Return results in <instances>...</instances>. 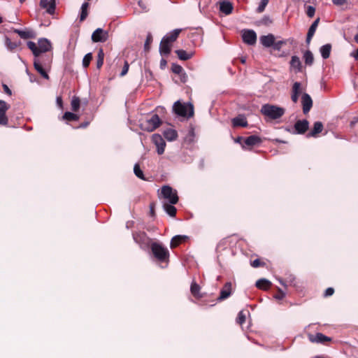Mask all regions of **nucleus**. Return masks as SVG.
<instances>
[{
    "label": "nucleus",
    "mask_w": 358,
    "mask_h": 358,
    "mask_svg": "<svg viewBox=\"0 0 358 358\" xmlns=\"http://www.w3.org/2000/svg\"><path fill=\"white\" fill-rule=\"evenodd\" d=\"M285 109L275 105L264 104L262 106L261 113L271 120H276L285 114Z\"/></svg>",
    "instance_id": "nucleus-1"
},
{
    "label": "nucleus",
    "mask_w": 358,
    "mask_h": 358,
    "mask_svg": "<svg viewBox=\"0 0 358 358\" xmlns=\"http://www.w3.org/2000/svg\"><path fill=\"white\" fill-rule=\"evenodd\" d=\"M174 113L181 117H191L194 115V107L191 103H182L177 101L173 106Z\"/></svg>",
    "instance_id": "nucleus-2"
},
{
    "label": "nucleus",
    "mask_w": 358,
    "mask_h": 358,
    "mask_svg": "<svg viewBox=\"0 0 358 358\" xmlns=\"http://www.w3.org/2000/svg\"><path fill=\"white\" fill-rule=\"evenodd\" d=\"M151 250L155 257L160 262H165L169 257V250L159 243H152Z\"/></svg>",
    "instance_id": "nucleus-3"
},
{
    "label": "nucleus",
    "mask_w": 358,
    "mask_h": 358,
    "mask_svg": "<svg viewBox=\"0 0 358 358\" xmlns=\"http://www.w3.org/2000/svg\"><path fill=\"white\" fill-rule=\"evenodd\" d=\"M161 120L158 115H152L150 118L147 119L145 122L141 124V127L143 130L151 132L159 127Z\"/></svg>",
    "instance_id": "nucleus-4"
},
{
    "label": "nucleus",
    "mask_w": 358,
    "mask_h": 358,
    "mask_svg": "<svg viewBox=\"0 0 358 358\" xmlns=\"http://www.w3.org/2000/svg\"><path fill=\"white\" fill-rule=\"evenodd\" d=\"M161 194L171 204H176L178 201L177 191L169 185H164L162 187Z\"/></svg>",
    "instance_id": "nucleus-5"
},
{
    "label": "nucleus",
    "mask_w": 358,
    "mask_h": 358,
    "mask_svg": "<svg viewBox=\"0 0 358 358\" xmlns=\"http://www.w3.org/2000/svg\"><path fill=\"white\" fill-rule=\"evenodd\" d=\"M133 238L134 241L139 245L141 248L146 250L150 244H152L151 239L143 231H139L133 234Z\"/></svg>",
    "instance_id": "nucleus-6"
},
{
    "label": "nucleus",
    "mask_w": 358,
    "mask_h": 358,
    "mask_svg": "<svg viewBox=\"0 0 358 358\" xmlns=\"http://www.w3.org/2000/svg\"><path fill=\"white\" fill-rule=\"evenodd\" d=\"M152 141L157 148V152L161 155L164 152L166 142L160 134H154L152 136Z\"/></svg>",
    "instance_id": "nucleus-7"
},
{
    "label": "nucleus",
    "mask_w": 358,
    "mask_h": 358,
    "mask_svg": "<svg viewBox=\"0 0 358 358\" xmlns=\"http://www.w3.org/2000/svg\"><path fill=\"white\" fill-rule=\"evenodd\" d=\"M242 38L245 43L253 45L257 42V34L252 29H243L242 31Z\"/></svg>",
    "instance_id": "nucleus-8"
},
{
    "label": "nucleus",
    "mask_w": 358,
    "mask_h": 358,
    "mask_svg": "<svg viewBox=\"0 0 358 358\" xmlns=\"http://www.w3.org/2000/svg\"><path fill=\"white\" fill-rule=\"evenodd\" d=\"M108 38V32L101 28H97L92 34V40L94 43H103Z\"/></svg>",
    "instance_id": "nucleus-9"
},
{
    "label": "nucleus",
    "mask_w": 358,
    "mask_h": 358,
    "mask_svg": "<svg viewBox=\"0 0 358 358\" xmlns=\"http://www.w3.org/2000/svg\"><path fill=\"white\" fill-rule=\"evenodd\" d=\"M262 143L260 137L256 135H252L244 139L243 144L242 145L243 149H247L246 147L250 148L259 145Z\"/></svg>",
    "instance_id": "nucleus-10"
},
{
    "label": "nucleus",
    "mask_w": 358,
    "mask_h": 358,
    "mask_svg": "<svg viewBox=\"0 0 358 358\" xmlns=\"http://www.w3.org/2000/svg\"><path fill=\"white\" fill-rule=\"evenodd\" d=\"M301 103L303 107V112L304 114L308 113L312 106H313V100L310 96L307 93H303L301 96Z\"/></svg>",
    "instance_id": "nucleus-11"
},
{
    "label": "nucleus",
    "mask_w": 358,
    "mask_h": 358,
    "mask_svg": "<svg viewBox=\"0 0 358 358\" xmlns=\"http://www.w3.org/2000/svg\"><path fill=\"white\" fill-rule=\"evenodd\" d=\"M309 122L306 120H298L294 124L295 134H303L308 129Z\"/></svg>",
    "instance_id": "nucleus-12"
},
{
    "label": "nucleus",
    "mask_w": 358,
    "mask_h": 358,
    "mask_svg": "<svg viewBox=\"0 0 358 358\" xmlns=\"http://www.w3.org/2000/svg\"><path fill=\"white\" fill-rule=\"evenodd\" d=\"M38 56L43 52L50 51L52 48L51 43L49 40L45 38H40L38 41Z\"/></svg>",
    "instance_id": "nucleus-13"
},
{
    "label": "nucleus",
    "mask_w": 358,
    "mask_h": 358,
    "mask_svg": "<svg viewBox=\"0 0 358 358\" xmlns=\"http://www.w3.org/2000/svg\"><path fill=\"white\" fill-rule=\"evenodd\" d=\"M40 6L45 8L48 13L52 15L55 10V0H41Z\"/></svg>",
    "instance_id": "nucleus-14"
},
{
    "label": "nucleus",
    "mask_w": 358,
    "mask_h": 358,
    "mask_svg": "<svg viewBox=\"0 0 358 358\" xmlns=\"http://www.w3.org/2000/svg\"><path fill=\"white\" fill-rule=\"evenodd\" d=\"M14 32L17 34L20 38L23 39L34 38L36 37V32L30 29H26L24 30L15 29H14Z\"/></svg>",
    "instance_id": "nucleus-15"
},
{
    "label": "nucleus",
    "mask_w": 358,
    "mask_h": 358,
    "mask_svg": "<svg viewBox=\"0 0 358 358\" xmlns=\"http://www.w3.org/2000/svg\"><path fill=\"white\" fill-rule=\"evenodd\" d=\"M233 9V4L229 1L224 0L220 2V10L226 15L231 14Z\"/></svg>",
    "instance_id": "nucleus-16"
},
{
    "label": "nucleus",
    "mask_w": 358,
    "mask_h": 358,
    "mask_svg": "<svg viewBox=\"0 0 358 358\" xmlns=\"http://www.w3.org/2000/svg\"><path fill=\"white\" fill-rule=\"evenodd\" d=\"M231 294V282H227L224 285V287L220 291V296L218 297V301H222L227 299Z\"/></svg>",
    "instance_id": "nucleus-17"
},
{
    "label": "nucleus",
    "mask_w": 358,
    "mask_h": 358,
    "mask_svg": "<svg viewBox=\"0 0 358 358\" xmlns=\"http://www.w3.org/2000/svg\"><path fill=\"white\" fill-rule=\"evenodd\" d=\"M319 22L320 18L318 17L312 23V24L309 27L306 39V42L308 45L310 44V41L315 33Z\"/></svg>",
    "instance_id": "nucleus-18"
},
{
    "label": "nucleus",
    "mask_w": 358,
    "mask_h": 358,
    "mask_svg": "<svg viewBox=\"0 0 358 358\" xmlns=\"http://www.w3.org/2000/svg\"><path fill=\"white\" fill-rule=\"evenodd\" d=\"M180 31H181L180 29H176L173 30L172 31L168 33L166 36H164L162 38V40H164V42L166 41L167 43L170 44L172 42H174L177 39Z\"/></svg>",
    "instance_id": "nucleus-19"
},
{
    "label": "nucleus",
    "mask_w": 358,
    "mask_h": 358,
    "mask_svg": "<svg viewBox=\"0 0 358 358\" xmlns=\"http://www.w3.org/2000/svg\"><path fill=\"white\" fill-rule=\"evenodd\" d=\"M310 341L313 343H324L327 341H330L331 338L326 336L322 333H317L315 335H310Z\"/></svg>",
    "instance_id": "nucleus-20"
},
{
    "label": "nucleus",
    "mask_w": 358,
    "mask_h": 358,
    "mask_svg": "<svg viewBox=\"0 0 358 358\" xmlns=\"http://www.w3.org/2000/svg\"><path fill=\"white\" fill-rule=\"evenodd\" d=\"M274 41H275V37L271 34H268L266 36H262L260 37L261 43L266 48L273 46V43H274Z\"/></svg>",
    "instance_id": "nucleus-21"
},
{
    "label": "nucleus",
    "mask_w": 358,
    "mask_h": 358,
    "mask_svg": "<svg viewBox=\"0 0 358 358\" xmlns=\"http://www.w3.org/2000/svg\"><path fill=\"white\" fill-rule=\"evenodd\" d=\"M34 69L41 75L43 78L45 79H49V76L43 68L42 64L40 62L39 59L36 58L34 61Z\"/></svg>",
    "instance_id": "nucleus-22"
},
{
    "label": "nucleus",
    "mask_w": 358,
    "mask_h": 358,
    "mask_svg": "<svg viewBox=\"0 0 358 358\" xmlns=\"http://www.w3.org/2000/svg\"><path fill=\"white\" fill-rule=\"evenodd\" d=\"M290 66L293 68L296 73L301 72L302 65L301 60L297 56H292L290 61Z\"/></svg>",
    "instance_id": "nucleus-23"
},
{
    "label": "nucleus",
    "mask_w": 358,
    "mask_h": 358,
    "mask_svg": "<svg viewBox=\"0 0 358 358\" xmlns=\"http://www.w3.org/2000/svg\"><path fill=\"white\" fill-rule=\"evenodd\" d=\"M323 129V124L321 122H315L311 131L308 134V137H315L318 134L322 132Z\"/></svg>",
    "instance_id": "nucleus-24"
},
{
    "label": "nucleus",
    "mask_w": 358,
    "mask_h": 358,
    "mask_svg": "<svg viewBox=\"0 0 358 358\" xmlns=\"http://www.w3.org/2000/svg\"><path fill=\"white\" fill-rule=\"evenodd\" d=\"M163 135L169 141H175L178 138V133L175 129H167L164 131Z\"/></svg>",
    "instance_id": "nucleus-25"
},
{
    "label": "nucleus",
    "mask_w": 358,
    "mask_h": 358,
    "mask_svg": "<svg viewBox=\"0 0 358 358\" xmlns=\"http://www.w3.org/2000/svg\"><path fill=\"white\" fill-rule=\"evenodd\" d=\"M176 53L178 55V58L182 61H187L191 59L194 55L192 52H187L184 50H176Z\"/></svg>",
    "instance_id": "nucleus-26"
},
{
    "label": "nucleus",
    "mask_w": 358,
    "mask_h": 358,
    "mask_svg": "<svg viewBox=\"0 0 358 358\" xmlns=\"http://www.w3.org/2000/svg\"><path fill=\"white\" fill-rule=\"evenodd\" d=\"M159 52L162 55L167 56L171 52V45L162 39L159 45Z\"/></svg>",
    "instance_id": "nucleus-27"
},
{
    "label": "nucleus",
    "mask_w": 358,
    "mask_h": 358,
    "mask_svg": "<svg viewBox=\"0 0 358 358\" xmlns=\"http://www.w3.org/2000/svg\"><path fill=\"white\" fill-rule=\"evenodd\" d=\"M232 123L234 127H246L248 125V122L243 115L234 117L232 120Z\"/></svg>",
    "instance_id": "nucleus-28"
},
{
    "label": "nucleus",
    "mask_w": 358,
    "mask_h": 358,
    "mask_svg": "<svg viewBox=\"0 0 358 358\" xmlns=\"http://www.w3.org/2000/svg\"><path fill=\"white\" fill-rule=\"evenodd\" d=\"M331 50V44L327 43V44L322 45L320 49V52L321 53L322 58L324 59H328L330 56Z\"/></svg>",
    "instance_id": "nucleus-29"
},
{
    "label": "nucleus",
    "mask_w": 358,
    "mask_h": 358,
    "mask_svg": "<svg viewBox=\"0 0 358 358\" xmlns=\"http://www.w3.org/2000/svg\"><path fill=\"white\" fill-rule=\"evenodd\" d=\"M271 285V282L265 278H261L256 282L257 287L262 289H267Z\"/></svg>",
    "instance_id": "nucleus-30"
},
{
    "label": "nucleus",
    "mask_w": 358,
    "mask_h": 358,
    "mask_svg": "<svg viewBox=\"0 0 358 358\" xmlns=\"http://www.w3.org/2000/svg\"><path fill=\"white\" fill-rule=\"evenodd\" d=\"M174 204L164 203L163 208L165 212L171 217H175L176 214V208L173 206Z\"/></svg>",
    "instance_id": "nucleus-31"
},
{
    "label": "nucleus",
    "mask_w": 358,
    "mask_h": 358,
    "mask_svg": "<svg viewBox=\"0 0 358 358\" xmlns=\"http://www.w3.org/2000/svg\"><path fill=\"white\" fill-rule=\"evenodd\" d=\"M187 238L185 236L177 235L172 238L171 241V247L175 248L178 246L181 242Z\"/></svg>",
    "instance_id": "nucleus-32"
},
{
    "label": "nucleus",
    "mask_w": 358,
    "mask_h": 358,
    "mask_svg": "<svg viewBox=\"0 0 358 358\" xmlns=\"http://www.w3.org/2000/svg\"><path fill=\"white\" fill-rule=\"evenodd\" d=\"M303 59L306 65L311 66L314 62L313 53L310 50H306L303 54Z\"/></svg>",
    "instance_id": "nucleus-33"
},
{
    "label": "nucleus",
    "mask_w": 358,
    "mask_h": 358,
    "mask_svg": "<svg viewBox=\"0 0 358 358\" xmlns=\"http://www.w3.org/2000/svg\"><path fill=\"white\" fill-rule=\"evenodd\" d=\"M103 59H104V52H103V49L100 48L98 50L97 58H96V68L98 69H101V67L103 66Z\"/></svg>",
    "instance_id": "nucleus-34"
},
{
    "label": "nucleus",
    "mask_w": 358,
    "mask_h": 358,
    "mask_svg": "<svg viewBox=\"0 0 358 358\" xmlns=\"http://www.w3.org/2000/svg\"><path fill=\"white\" fill-rule=\"evenodd\" d=\"M62 117L67 121H77L79 119V117L76 114L71 112L64 113Z\"/></svg>",
    "instance_id": "nucleus-35"
},
{
    "label": "nucleus",
    "mask_w": 358,
    "mask_h": 358,
    "mask_svg": "<svg viewBox=\"0 0 358 358\" xmlns=\"http://www.w3.org/2000/svg\"><path fill=\"white\" fill-rule=\"evenodd\" d=\"M19 44H20V42L19 43L12 42L8 37H6L5 45L6 46L8 50L12 51L14 49H15L19 45Z\"/></svg>",
    "instance_id": "nucleus-36"
},
{
    "label": "nucleus",
    "mask_w": 358,
    "mask_h": 358,
    "mask_svg": "<svg viewBox=\"0 0 358 358\" xmlns=\"http://www.w3.org/2000/svg\"><path fill=\"white\" fill-rule=\"evenodd\" d=\"M292 92L300 96L302 93L301 83L299 82H295L293 84Z\"/></svg>",
    "instance_id": "nucleus-37"
},
{
    "label": "nucleus",
    "mask_w": 358,
    "mask_h": 358,
    "mask_svg": "<svg viewBox=\"0 0 358 358\" xmlns=\"http://www.w3.org/2000/svg\"><path fill=\"white\" fill-rule=\"evenodd\" d=\"M27 47L31 50L33 55H34L35 57H38V47L36 46V44L33 42V41H28L27 43Z\"/></svg>",
    "instance_id": "nucleus-38"
},
{
    "label": "nucleus",
    "mask_w": 358,
    "mask_h": 358,
    "mask_svg": "<svg viewBox=\"0 0 358 358\" xmlns=\"http://www.w3.org/2000/svg\"><path fill=\"white\" fill-rule=\"evenodd\" d=\"M89 6V3L87 2H84L83 4H82V6H81V13H80V19L81 21L84 20L87 16V8Z\"/></svg>",
    "instance_id": "nucleus-39"
},
{
    "label": "nucleus",
    "mask_w": 358,
    "mask_h": 358,
    "mask_svg": "<svg viewBox=\"0 0 358 358\" xmlns=\"http://www.w3.org/2000/svg\"><path fill=\"white\" fill-rule=\"evenodd\" d=\"M80 99L77 96H73L71 103L72 110L76 112L80 108Z\"/></svg>",
    "instance_id": "nucleus-40"
},
{
    "label": "nucleus",
    "mask_w": 358,
    "mask_h": 358,
    "mask_svg": "<svg viewBox=\"0 0 358 358\" xmlns=\"http://www.w3.org/2000/svg\"><path fill=\"white\" fill-rule=\"evenodd\" d=\"M134 174L140 179L145 180L143 173L140 168L139 164H136L134 166Z\"/></svg>",
    "instance_id": "nucleus-41"
},
{
    "label": "nucleus",
    "mask_w": 358,
    "mask_h": 358,
    "mask_svg": "<svg viewBox=\"0 0 358 358\" xmlns=\"http://www.w3.org/2000/svg\"><path fill=\"white\" fill-rule=\"evenodd\" d=\"M92 59V54L91 52H89L84 56L83 59V66L84 68H87L89 66Z\"/></svg>",
    "instance_id": "nucleus-42"
},
{
    "label": "nucleus",
    "mask_w": 358,
    "mask_h": 358,
    "mask_svg": "<svg viewBox=\"0 0 358 358\" xmlns=\"http://www.w3.org/2000/svg\"><path fill=\"white\" fill-rule=\"evenodd\" d=\"M200 287L196 282H192L190 287V291L194 296H199Z\"/></svg>",
    "instance_id": "nucleus-43"
},
{
    "label": "nucleus",
    "mask_w": 358,
    "mask_h": 358,
    "mask_svg": "<svg viewBox=\"0 0 358 358\" xmlns=\"http://www.w3.org/2000/svg\"><path fill=\"white\" fill-rule=\"evenodd\" d=\"M10 107V105L5 101L0 100V113H6Z\"/></svg>",
    "instance_id": "nucleus-44"
},
{
    "label": "nucleus",
    "mask_w": 358,
    "mask_h": 358,
    "mask_svg": "<svg viewBox=\"0 0 358 358\" xmlns=\"http://www.w3.org/2000/svg\"><path fill=\"white\" fill-rule=\"evenodd\" d=\"M171 70L174 73L178 75H180L184 71L182 67L177 64H172Z\"/></svg>",
    "instance_id": "nucleus-45"
},
{
    "label": "nucleus",
    "mask_w": 358,
    "mask_h": 358,
    "mask_svg": "<svg viewBox=\"0 0 358 358\" xmlns=\"http://www.w3.org/2000/svg\"><path fill=\"white\" fill-rule=\"evenodd\" d=\"M268 3V0H262L257 8L258 13H262Z\"/></svg>",
    "instance_id": "nucleus-46"
},
{
    "label": "nucleus",
    "mask_w": 358,
    "mask_h": 358,
    "mask_svg": "<svg viewBox=\"0 0 358 358\" xmlns=\"http://www.w3.org/2000/svg\"><path fill=\"white\" fill-rule=\"evenodd\" d=\"M245 322V315L243 311H240L236 318V322L242 325Z\"/></svg>",
    "instance_id": "nucleus-47"
},
{
    "label": "nucleus",
    "mask_w": 358,
    "mask_h": 358,
    "mask_svg": "<svg viewBox=\"0 0 358 358\" xmlns=\"http://www.w3.org/2000/svg\"><path fill=\"white\" fill-rule=\"evenodd\" d=\"M129 64L128 62L124 61L122 71L120 73V76H121V77L124 76L127 73V72L129 71Z\"/></svg>",
    "instance_id": "nucleus-48"
},
{
    "label": "nucleus",
    "mask_w": 358,
    "mask_h": 358,
    "mask_svg": "<svg viewBox=\"0 0 358 358\" xmlns=\"http://www.w3.org/2000/svg\"><path fill=\"white\" fill-rule=\"evenodd\" d=\"M8 122L6 113H0V125H7Z\"/></svg>",
    "instance_id": "nucleus-49"
},
{
    "label": "nucleus",
    "mask_w": 358,
    "mask_h": 358,
    "mask_svg": "<svg viewBox=\"0 0 358 358\" xmlns=\"http://www.w3.org/2000/svg\"><path fill=\"white\" fill-rule=\"evenodd\" d=\"M315 13V8L312 6H308L306 10V14L309 17H313Z\"/></svg>",
    "instance_id": "nucleus-50"
},
{
    "label": "nucleus",
    "mask_w": 358,
    "mask_h": 358,
    "mask_svg": "<svg viewBox=\"0 0 358 358\" xmlns=\"http://www.w3.org/2000/svg\"><path fill=\"white\" fill-rule=\"evenodd\" d=\"M285 43V41H278L276 42L274 41L273 48L276 50H280L282 48V45Z\"/></svg>",
    "instance_id": "nucleus-51"
},
{
    "label": "nucleus",
    "mask_w": 358,
    "mask_h": 358,
    "mask_svg": "<svg viewBox=\"0 0 358 358\" xmlns=\"http://www.w3.org/2000/svg\"><path fill=\"white\" fill-rule=\"evenodd\" d=\"M152 35H151V34H148V35L147 36L146 41L145 42V45H144L145 50L149 49V45L152 42Z\"/></svg>",
    "instance_id": "nucleus-52"
},
{
    "label": "nucleus",
    "mask_w": 358,
    "mask_h": 358,
    "mask_svg": "<svg viewBox=\"0 0 358 358\" xmlns=\"http://www.w3.org/2000/svg\"><path fill=\"white\" fill-rule=\"evenodd\" d=\"M348 0H332V3L336 6H343L347 3Z\"/></svg>",
    "instance_id": "nucleus-53"
},
{
    "label": "nucleus",
    "mask_w": 358,
    "mask_h": 358,
    "mask_svg": "<svg viewBox=\"0 0 358 358\" xmlns=\"http://www.w3.org/2000/svg\"><path fill=\"white\" fill-rule=\"evenodd\" d=\"M334 292V288L329 287L325 290L324 295V296H330L333 295Z\"/></svg>",
    "instance_id": "nucleus-54"
},
{
    "label": "nucleus",
    "mask_w": 358,
    "mask_h": 358,
    "mask_svg": "<svg viewBox=\"0 0 358 358\" xmlns=\"http://www.w3.org/2000/svg\"><path fill=\"white\" fill-rule=\"evenodd\" d=\"M180 77V81L182 83H186L187 80V76L186 74V73L185 72V71L180 74L179 75Z\"/></svg>",
    "instance_id": "nucleus-55"
},
{
    "label": "nucleus",
    "mask_w": 358,
    "mask_h": 358,
    "mask_svg": "<svg viewBox=\"0 0 358 358\" xmlns=\"http://www.w3.org/2000/svg\"><path fill=\"white\" fill-rule=\"evenodd\" d=\"M278 292H279V294L275 296V298L278 299H283L284 296H285V293L280 288L278 289Z\"/></svg>",
    "instance_id": "nucleus-56"
},
{
    "label": "nucleus",
    "mask_w": 358,
    "mask_h": 358,
    "mask_svg": "<svg viewBox=\"0 0 358 358\" xmlns=\"http://www.w3.org/2000/svg\"><path fill=\"white\" fill-rule=\"evenodd\" d=\"M261 264L262 263L260 260L258 259H255L251 264L252 266H253L254 268L259 267Z\"/></svg>",
    "instance_id": "nucleus-57"
},
{
    "label": "nucleus",
    "mask_w": 358,
    "mask_h": 358,
    "mask_svg": "<svg viewBox=\"0 0 358 358\" xmlns=\"http://www.w3.org/2000/svg\"><path fill=\"white\" fill-rule=\"evenodd\" d=\"M262 22L264 24H268L271 22V20L268 16H264V17L262 19Z\"/></svg>",
    "instance_id": "nucleus-58"
},
{
    "label": "nucleus",
    "mask_w": 358,
    "mask_h": 358,
    "mask_svg": "<svg viewBox=\"0 0 358 358\" xmlns=\"http://www.w3.org/2000/svg\"><path fill=\"white\" fill-rule=\"evenodd\" d=\"M3 90L5 92V93H6L8 95H11L12 94L11 90L8 87V85H6V84H3Z\"/></svg>",
    "instance_id": "nucleus-59"
},
{
    "label": "nucleus",
    "mask_w": 358,
    "mask_h": 358,
    "mask_svg": "<svg viewBox=\"0 0 358 358\" xmlns=\"http://www.w3.org/2000/svg\"><path fill=\"white\" fill-rule=\"evenodd\" d=\"M299 96L292 92L291 99L294 103H296L299 100Z\"/></svg>",
    "instance_id": "nucleus-60"
},
{
    "label": "nucleus",
    "mask_w": 358,
    "mask_h": 358,
    "mask_svg": "<svg viewBox=\"0 0 358 358\" xmlns=\"http://www.w3.org/2000/svg\"><path fill=\"white\" fill-rule=\"evenodd\" d=\"M56 102H57V104L58 105L59 107L62 108V99L61 96H57V99H56Z\"/></svg>",
    "instance_id": "nucleus-61"
},
{
    "label": "nucleus",
    "mask_w": 358,
    "mask_h": 358,
    "mask_svg": "<svg viewBox=\"0 0 358 358\" xmlns=\"http://www.w3.org/2000/svg\"><path fill=\"white\" fill-rule=\"evenodd\" d=\"M138 5L144 10H146V6L142 1H138Z\"/></svg>",
    "instance_id": "nucleus-62"
},
{
    "label": "nucleus",
    "mask_w": 358,
    "mask_h": 358,
    "mask_svg": "<svg viewBox=\"0 0 358 358\" xmlns=\"http://www.w3.org/2000/svg\"><path fill=\"white\" fill-rule=\"evenodd\" d=\"M244 139H245V138H243V137L239 136V137H238V138L235 140V141H236V143H238L241 144V145H242L243 144V143H242V141H244Z\"/></svg>",
    "instance_id": "nucleus-63"
},
{
    "label": "nucleus",
    "mask_w": 358,
    "mask_h": 358,
    "mask_svg": "<svg viewBox=\"0 0 358 358\" xmlns=\"http://www.w3.org/2000/svg\"><path fill=\"white\" fill-rule=\"evenodd\" d=\"M27 73L29 76L30 82H31V83L34 82L35 81V78H34V76L30 74L27 70Z\"/></svg>",
    "instance_id": "nucleus-64"
}]
</instances>
